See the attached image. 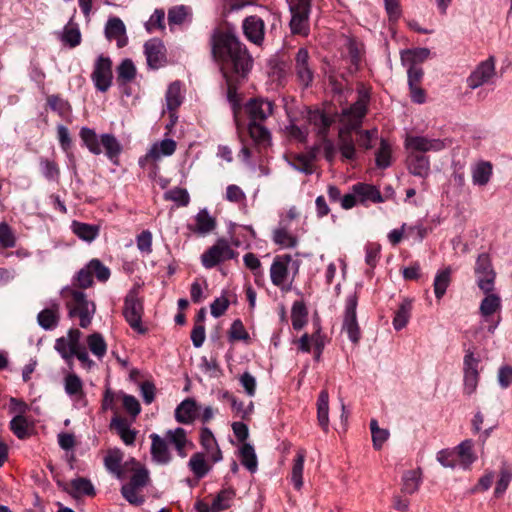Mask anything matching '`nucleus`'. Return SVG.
I'll return each mask as SVG.
<instances>
[{
	"label": "nucleus",
	"instance_id": "58836bf2",
	"mask_svg": "<svg viewBox=\"0 0 512 512\" xmlns=\"http://www.w3.org/2000/svg\"><path fill=\"white\" fill-rule=\"evenodd\" d=\"M474 443L470 439L462 441L457 446V454L460 458V463L463 468H469L470 465L477 459V456L473 452Z\"/></svg>",
	"mask_w": 512,
	"mask_h": 512
},
{
	"label": "nucleus",
	"instance_id": "2f4dec72",
	"mask_svg": "<svg viewBox=\"0 0 512 512\" xmlns=\"http://www.w3.org/2000/svg\"><path fill=\"white\" fill-rule=\"evenodd\" d=\"M235 495L236 492L233 488H226L219 491L210 505L211 512H222L230 508Z\"/></svg>",
	"mask_w": 512,
	"mask_h": 512
},
{
	"label": "nucleus",
	"instance_id": "ea45409f",
	"mask_svg": "<svg viewBox=\"0 0 512 512\" xmlns=\"http://www.w3.org/2000/svg\"><path fill=\"white\" fill-rule=\"evenodd\" d=\"M86 342L91 353L98 359H102L105 356L107 352V344L100 333L95 332L90 334L87 336Z\"/></svg>",
	"mask_w": 512,
	"mask_h": 512
},
{
	"label": "nucleus",
	"instance_id": "f257e3e1",
	"mask_svg": "<svg viewBox=\"0 0 512 512\" xmlns=\"http://www.w3.org/2000/svg\"><path fill=\"white\" fill-rule=\"evenodd\" d=\"M211 52L223 75L235 74L245 78L253 65V58L245 44L230 31L214 30L210 37Z\"/></svg>",
	"mask_w": 512,
	"mask_h": 512
},
{
	"label": "nucleus",
	"instance_id": "423d86ee",
	"mask_svg": "<svg viewBox=\"0 0 512 512\" xmlns=\"http://www.w3.org/2000/svg\"><path fill=\"white\" fill-rule=\"evenodd\" d=\"M122 314L129 326L139 334H145L147 328L142 324L144 305L136 289H131L124 298Z\"/></svg>",
	"mask_w": 512,
	"mask_h": 512
},
{
	"label": "nucleus",
	"instance_id": "680f3d73",
	"mask_svg": "<svg viewBox=\"0 0 512 512\" xmlns=\"http://www.w3.org/2000/svg\"><path fill=\"white\" fill-rule=\"evenodd\" d=\"M165 12L163 9H156L146 22L145 27L148 32H153L156 29L164 30Z\"/></svg>",
	"mask_w": 512,
	"mask_h": 512
},
{
	"label": "nucleus",
	"instance_id": "864d4df0",
	"mask_svg": "<svg viewBox=\"0 0 512 512\" xmlns=\"http://www.w3.org/2000/svg\"><path fill=\"white\" fill-rule=\"evenodd\" d=\"M376 165L378 168L385 169L391 164V146L387 140L381 139L380 147L376 152Z\"/></svg>",
	"mask_w": 512,
	"mask_h": 512
},
{
	"label": "nucleus",
	"instance_id": "5fc2aeb1",
	"mask_svg": "<svg viewBox=\"0 0 512 512\" xmlns=\"http://www.w3.org/2000/svg\"><path fill=\"white\" fill-rule=\"evenodd\" d=\"M10 429L19 439H25L29 436V425L23 415H16L10 421Z\"/></svg>",
	"mask_w": 512,
	"mask_h": 512
},
{
	"label": "nucleus",
	"instance_id": "cd10ccee",
	"mask_svg": "<svg viewBox=\"0 0 512 512\" xmlns=\"http://www.w3.org/2000/svg\"><path fill=\"white\" fill-rule=\"evenodd\" d=\"M60 41L70 47L75 48L80 45L82 36L78 24L73 21V18L64 26L63 30L58 34Z\"/></svg>",
	"mask_w": 512,
	"mask_h": 512
},
{
	"label": "nucleus",
	"instance_id": "9b49d317",
	"mask_svg": "<svg viewBox=\"0 0 512 512\" xmlns=\"http://www.w3.org/2000/svg\"><path fill=\"white\" fill-rule=\"evenodd\" d=\"M294 73L298 83L308 88L314 80V68L311 64L309 52L306 48L298 49L294 57Z\"/></svg>",
	"mask_w": 512,
	"mask_h": 512
},
{
	"label": "nucleus",
	"instance_id": "f8f14e48",
	"mask_svg": "<svg viewBox=\"0 0 512 512\" xmlns=\"http://www.w3.org/2000/svg\"><path fill=\"white\" fill-rule=\"evenodd\" d=\"M479 359L474 356V353L467 351L463 360V373H464V388L463 391L466 395H472L478 386L479 382Z\"/></svg>",
	"mask_w": 512,
	"mask_h": 512
},
{
	"label": "nucleus",
	"instance_id": "774afa93",
	"mask_svg": "<svg viewBox=\"0 0 512 512\" xmlns=\"http://www.w3.org/2000/svg\"><path fill=\"white\" fill-rule=\"evenodd\" d=\"M229 338L232 341L247 340L249 338V334L241 320L237 319L232 323L229 330Z\"/></svg>",
	"mask_w": 512,
	"mask_h": 512
},
{
	"label": "nucleus",
	"instance_id": "c756f323",
	"mask_svg": "<svg viewBox=\"0 0 512 512\" xmlns=\"http://www.w3.org/2000/svg\"><path fill=\"white\" fill-rule=\"evenodd\" d=\"M72 232L81 240L86 242H92L99 235V226L83 223L79 221H73L71 224Z\"/></svg>",
	"mask_w": 512,
	"mask_h": 512
},
{
	"label": "nucleus",
	"instance_id": "7c9ffc66",
	"mask_svg": "<svg viewBox=\"0 0 512 512\" xmlns=\"http://www.w3.org/2000/svg\"><path fill=\"white\" fill-rule=\"evenodd\" d=\"M317 418L319 425L327 432L329 427V394L322 390L317 400Z\"/></svg>",
	"mask_w": 512,
	"mask_h": 512
},
{
	"label": "nucleus",
	"instance_id": "c9c22d12",
	"mask_svg": "<svg viewBox=\"0 0 512 512\" xmlns=\"http://www.w3.org/2000/svg\"><path fill=\"white\" fill-rule=\"evenodd\" d=\"M430 55L428 48H416L405 50L401 53L403 65H417L425 61Z\"/></svg>",
	"mask_w": 512,
	"mask_h": 512
},
{
	"label": "nucleus",
	"instance_id": "4be33fe9",
	"mask_svg": "<svg viewBox=\"0 0 512 512\" xmlns=\"http://www.w3.org/2000/svg\"><path fill=\"white\" fill-rule=\"evenodd\" d=\"M167 444H171L177 451L178 456L185 458L187 456L185 447L193 444L188 441L185 429L177 427L166 431L165 438Z\"/></svg>",
	"mask_w": 512,
	"mask_h": 512
},
{
	"label": "nucleus",
	"instance_id": "69168bd1",
	"mask_svg": "<svg viewBox=\"0 0 512 512\" xmlns=\"http://www.w3.org/2000/svg\"><path fill=\"white\" fill-rule=\"evenodd\" d=\"M89 267L92 272V275L95 274L96 278L101 281L105 282L110 277V270L108 267L103 265L100 260L98 259H92L89 262Z\"/></svg>",
	"mask_w": 512,
	"mask_h": 512
},
{
	"label": "nucleus",
	"instance_id": "a18cd8bd",
	"mask_svg": "<svg viewBox=\"0 0 512 512\" xmlns=\"http://www.w3.org/2000/svg\"><path fill=\"white\" fill-rule=\"evenodd\" d=\"M241 463L251 473L257 470L258 462L253 446L249 443H244L240 448Z\"/></svg>",
	"mask_w": 512,
	"mask_h": 512
},
{
	"label": "nucleus",
	"instance_id": "f3484780",
	"mask_svg": "<svg viewBox=\"0 0 512 512\" xmlns=\"http://www.w3.org/2000/svg\"><path fill=\"white\" fill-rule=\"evenodd\" d=\"M242 28L244 35L250 42L256 45L262 44L265 34V23L260 17L256 15L246 17Z\"/></svg>",
	"mask_w": 512,
	"mask_h": 512
},
{
	"label": "nucleus",
	"instance_id": "bb28decb",
	"mask_svg": "<svg viewBox=\"0 0 512 512\" xmlns=\"http://www.w3.org/2000/svg\"><path fill=\"white\" fill-rule=\"evenodd\" d=\"M177 144L171 138L163 139L155 142L148 150V157H152V161L156 163L161 157H167L174 154Z\"/></svg>",
	"mask_w": 512,
	"mask_h": 512
},
{
	"label": "nucleus",
	"instance_id": "79ce46f5",
	"mask_svg": "<svg viewBox=\"0 0 512 512\" xmlns=\"http://www.w3.org/2000/svg\"><path fill=\"white\" fill-rule=\"evenodd\" d=\"M111 425L114 426L120 438L126 445H132L135 442L136 432L130 429L126 420L122 418H114Z\"/></svg>",
	"mask_w": 512,
	"mask_h": 512
},
{
	"label": "nucleus",
	"instance_id": "f704fd0d",
	"mask_svg": "<svg viewBox=\"0 0 512 512\" xmlns=\"http://www.w3.org/2000/svg\"><path fill=\"white\" fill-rule=\"evenodd\" d=\"M306 457V451L304 449H299L297 451L296 457L294 459L292 473H291V481L294 487L299 490L303 486V469H304V461Z\"/></svg>",
	"mask_w": 512,
	"mask_h": 512
},
{
	"label": "nucleus",
	"instance_id": "412c9836",
	"mask_svg": "<svg viewBox=\"0 0 512 512\" xmlns=\"http://www.w3.org/2000/svg\"><path fill=\"white\" fill-rule=\"evenodd\" d=\"M308 121L321 137H325L331 127L336 121V115L332 116L321 110L309 111Z\"/></svg>",
	"mask_w": 512,
	"mask_h": 512
},
{
	"label": "nucleus",
	"instance_id": "4468645a",
	"mask_svg": "<svg viewBox=\"0 0 512 512\" xmlns=\"http://www.w3.org/2000/svg\"><path fill=\"white\" fill-rule=\"evenodd\" d=\"M405 147L412 153L438 152L446 147L442 139L428 138L426 136H407Z\"/></svg>",
	"mask_w": 512,
	"mask_h": 512
},
{
	"label": "nucleus",
	"instance_id": "052dcab7",
	"mask_svg": "<svg viewBox=\"0 0 512 512\" xmlns=\"http://www.w3.org/2000/svg\"><path fill=\"white\" fill-rule=\"evenodd\" d=\"M16 245V237L12 228L6 223H0V246L2 248H13Z\"/></svg>",
	"mask_w": 512,
	"mask_h": 512
},
{
	"label": "nucleus",
	"instance_id": "de8ad7c7",
	"mask_svg": "<svg viewBox=\"0 0 512 512\" xmlns=\"http://www.w3.org/2000/svg\"><path fill=\"white\" fill-rule=\"evenodd\" d=\"M273 241L285 248H292L297 245V238L286 227H279L273 231Z\"/></svg>",
	"mask_w": 512,
	"mask_h": 512
},
{
	"label": "nucleus",
	"instance_id": "6ab92c4d",
	"mask_svg": "<svg viewBox=\"0 0 512 512\" xmlns=\"http://www.w3.org/2000/svg\"><path fill=\"white\" fill-rule=\"evenodd\" d=\"M105 36L108 40H116L117 47L122 48L127 45L128 38L126 27L123 21L118 17L110 18L105 26Z\"/></svg>",
	"mask_w": 512,
	"mask_h": 512
},
{
	"label": "nucleus",
	"instance_id": "0eeeda50",
	"mask_svg": "<svg viewBox=\"0 0 512 512\" xmlns=\"http://www.w3.org/2000/svg\"><path fill=\"white\" fill-rule=\"evenodd\" d=\"M289 10L291 13L289 23L291 33L307 36L310 31L311 0H290Z\"/></svg>",
	"mask_w": 512,
	"mask_h": 512
},
{
	"label": "nucleus",
	"instance_id": "0e129e2a",
	"mask_svg": "<svg viewBox=\"0 0 512 512\" xmlns=\"http://www.w3.org/2000/svg\"><path fill=\"white\" fill-rule=\"evenodd\" d=\"M139 490L136 487L124 484L121 488L122 496L133 505H140L144 502V497L139 494Z\"/></svg>",
	"mask_w": 512,
	"mask_h": 512
},
{
	"label": "nucleus",
	"instance_id": "b1692460",
	"mask_svg": "<svg viewBox=\"0 0 512 512\" xmlns=\"http://www.w3.org/2000/svg\"><path fill=\"white\" fill-rule=\"evenodd\" d=\"M198 412V406L194 399L187 398L175 409V419L182 424H191Z\"/></svg>",
	"mask_w": 512,
	"mask_h": 512
},
{
	"label": "nucleus",
	"instance_id": "bf43d9fd",
	"mask_svg": "<svg viewBox=\"0 0 512 512\" xmlns=\"http://www.w3.org/2000/svg\"><path fill=\"white\" fill-rule=\"evenodd\" d=\"M121 462L122 454L119 450L109 451L104 459L106 469L118 476L121 474Z\"/></svg>",
	"mask_w": 512,
	"mask_h": 512
},
{
	"label": "nucleus",
	"instance_id": "4d7b16f0",
	"mask_svg": "<svg viewBox=\"0 0 512 512\" xmlns=\"http://www.w3.org/2000/svg\"><path fill=\"white\" fill-rule=\"evenodd\" d=\"M118 80L124 83L132 81L136 76V68L132 60L124 59L117 68Z\"/></svg>",
	"mask_w": 512,
	"mask_h": 512
},
{
	"label": "nucleus",
	"instance_id": "e2e57ef3",
	"mask_svg": "<svg viewBox=\"0 0 512 512\" xmlns=\"http://www.w3.org/2000/svg\"><path fill=\"white\" fill-rule=\"evenodd\" d=\"M47 104L51 110L63 116L70 111L68 101L62 99L59 95H50L47 97Z\"/></svg>",
	"mask_w": 512,
	"mask_h": 512
},
{
	"label": "nucleus",
	"instance_id": "72a5a7b5",
	"mask_svg": "<svg viewBox=\"0 0 512 512\" xmlns=\"http://www.w3.org/2000/svg\"><path fill=\"white\" fill-rule=\"evenodd\" d=\"M64 390L70 397L81 399L84 397L83 382L81 378L75 374L70 373L64 378Z\"/></svg>",
	"mask_w": 512,
	"mask_h": 512
},
{
	"label": "nucleus",
	"instance_id": "4c0bfd02",
	"mask_svg": "<svg viewBox=\"0 0 512 512\" xmlns=\"http://www.w3.org/2000/svg\"><path fill=\"white\" fill-rule=\"evenodd\" d=\"M452 270L450 267L438 271L434 279V293L437 299H441L451 282Z\"/></svg>",
	"mask_w": 512,
	"mask_h": 512
},
{
	"label": "nucleus",
	"instance_id": "13d9d810",
	"mask_svg": "<svg viewBox=\"0 0 512 512\" xmlns=\"http://www.w3.org/2000/svg\"><path fill=\"white\" fill-rule=\"evenodd\" d=\"M41 171L44 177L49 181H58L60 176V169L57 163L53 160L42 158L40 160Z\"/></svg>",
	"mask_w": 512,
	"mask_h": 512
},
{
	"label": "nucleus",
	"instance_id": "2eb2a0df",
	"mask_svg": "<svg viewBox=\"0 0 512 512\" xmlns=\"http://www.w3.org/2000/svg\"><path fill=\"white\" fill-rule=\"evenodd\" d=\"M495 74V59L491 56L477 65L475 70L467 78V85L471 89H476L488 83Z\"/></svg>",
	"mask_w": 512,
	"mask_h": 512
},
{
	"label": "nucleus",
	"instance_id": "a19ab883",
	"mask_svg": "<svg viewBox=\"0 0 512 512\" xmlns=\"http://www.w3.org/2000/svg\"><path fill=\"white\" fill-rule=\"evenodd\" d=\"M188 466L197 478H203L209 471L210 466L205 461V456L201 452L193 454L188 462Z\"/></svg>",
	"mask_w": 512,
	"mask_h": 512
},
{
	"label": "nucleus",
	"instance_id": "393cba45",
	"mask_svg": "<svg viewBox=\"0 0 512 512\" xmlns=\"http://www.w3.org/2000/svg\"><path fill=\"white\" fill-rule=\"evenodd\" d=\"M407 163L408 169L410 173H412L413 175L421 177L423 179L429 176L430 161L428 157L411 152L407 158Z\"/></svg>",
	"mask_w": 512,
	"mask_h": 512
},
{
	"label": "nucleus",
	"instance_id": "a878e982",
	"mask_svg": "<svg viewBox=\"0 0 512 512\" xmlns=\"http://www.w3.org/2000/svg\"><path fill=\"white\" fill-rule=\"evenodd\" d=\"M59 304L53 303L50 307L43 309L37 315V322L44 330H52L57 327L60 319Z\"/></svg>",
	"mask_w": 512,
	"mask_h": 512
},
{
	"label": "nucleus",
	"instance_id": "09e8293b",
	"mask_svg": "<svg viewBox=\"0 0 512 512\" xmlns=\"http://www.w3.org/2000/svg\"><path fill=\"white\" fill-rule=\"evenodd\" d=\"M182 103L180 83L173 82L169 85L166 92V104L170 111L176 110Z\"/></svg>",
	"mask_w": 512,
	"mask_h": 512
},
{
	"label": "nucleus",
	"instance_id": "dca6fc26",
	"mask_svg": "<svg viewBox=\"0 0 512 512\" xmlns=\"http://www.w3.org/2000/svg\"><path fill=\"white\" fill-rule=\"evenodd\" d=\"M250 122H263L272 115L274 104L265 98L250 99L245 105Z\"/></svg>",
	"mask_w": 512,
	"mask_h": 512
},
{
	"label": "nucleus",
	"instance_id": "9d476101",
	"mask_svg": "<svg viewBox=\"0 0 512 512\" xmlns=\"http://www.w3.org/2000/svg\"><path fill=\"white\" fill-rule=\"evenodd\" d=\"M358 304L357 294L351 293L347 296L345 302V311L342 330L348 335V338L353 343H358L361 338V331L357 322L356 308Z\"/></svg>",
	"mask_w": 512,
	"mask_h": 512
},
{
	"label": "nucleus",
	"instance_id": "7ed1b4c3",
	"mask_svg": "<svg viewBox=\"0 0 512 512\" xmlns=\"http://www.w3.org/2000/svg\"><path fill=\"white\" fill-rule=\"evenodd\" d=\"M79 136L86 148L94 155L102 153V147L108 159L117 163L122 152V146L113 134L104 133L98 136L95 130L82 127Z\"/></svg>",
	"mask_w": 512,
	"mask_h": 512
},
{
	"label": "nucleus",
	"instance_id": "c85d7f7f",
	"mask_svg": "<svg viewBox=\"0 0 512 512\" xmlns=\"http://www.w3.org/2000/svg\"><path fill=\"white\" fill-rule=\"evenodd\" d=\"M196 225L189 226V229L197 234L205 235L212 232L216 227V220L207 209H201L195 216Z\"/></svg>",
	"mask_w": 512,
	"mask_h": 512
},
{
	"label": "nucleus",
	"instance_id": "a211bd4d",
	"mask_svg": "<svg viewBox=\"0 0 512 512\" xmlns=\"http://www.w3.org/2000/svg\"><path fill=\"white\" fill-rule=\"evenodd\" d=\"M144 53L147 64L152 69H158L165 63V47L162 41L157 38L150 39L145 43Z\"/></svg>",
	"mask_w": 512,
	"mask_h": 512
},
{
	"label": "nucleus",
	"instance_id": "aec40b11",
	"mask_svg": "<svg viewBox=\"0 0 512 512\" xmlns=\"http://www.w3.org/2000/svg\"><path fill=\"white\" fill-rule=\"evenodd\" d=\"M150 439H151L150 452H151V457H152L153 461L158 464H161V465L168 464L171 461L172 456L168 449V444H167L166 439L160 437L156 433H152L150 435Z\"/></svg>",
	"mask_w": 512,
	"mask_h": 512
},
{
	"label": "nucleus",
	"instance_id": "e433bc0d",
	"mask_svg": "<svg viewBox=\"0 0 512 512\" xmlns=\"http://www.w3.org/2000/svg\"><path fill=\"white\" fill-rule=\"evenodd\" d=\"M412 310V302L409 299H404L402 303L399 305L398 310L395 312V316L393 318V326L395 330H401L404 328L411 316Z\"/></svg>",
	"mask_w": 512,
	"mask_h": 512
},
{
	"label": "nucleus",
	"instance_id": "6e6552de",
	"mask_svg": "<svg viewBox=\"0 0 512 512\" xmlns=\"http://www.w3.org/2000/svg\"><path fill=\"white\" fill-rule=\"evenodd\" d=\"M235 256L236 252L231 248L229 242L220 238L201 255V263L206 269H211Z\"/></svg>",
	"mask_w": 512,
	"mask_h": 512
},
{
	"label": "nucleus",
	"instance_id": "338daca9",
	"mask_svg": "<svg viewBox=\"0 0 512 512\" xmlns=\"http://www.w3.org/2000/svg\"><path fill=\"white\" fill-rule=\"evenodd\" d=\"M149 481V474L145 468L137 469L131 476L128 483L129 486L136 487L138 489L144 488Z\"/></svg>",
	"mask_w": 512,
	"mask_h": 512
},
{
	"label": "nucleus",
	"instance_id": "ddd939ff",
	"mask_svg": "<svg viewBox=\"0 0 512 512\" xmlns=\"http://www.w3.org/2000/svg\"><path fill=\"white\" fill-rule=\"evenodd\" d=\"M92 80L95 87L106 92L112 84V62L108 57L99 56L92 73Z\"/></svg>",
	"mask_w": 512,
	"mask_h": 512
},
{
	"label": "nucleus",
	"instance_id": "49530a36",
	"mask_svg": "<svg viewBox=\"0 0 512 512\" xmlns=\"http://www.w3.org/2000/svg\"><path fill=\"white\" fill-rule=\"evenodd\" d=\"M71 485V491L70 493L75 496H81V495H87V496H93L95 495V489L92 485L91 481L86 478H76L73 479L70 483Z\"/></svg>",
	"mask_w": 512,
	"mask_h": 512
},
{
	"label": "nucleus",
	"instance_id": "20e7f679",
	"mask_svg": "<svg viewBox=\"0 0 512 512\" xmlns=\"http://www.w3.org/2000/svg\"><path fill=\"white\" fill-rule=\"evenodd\" d=\"M300 261L290 254L277 255L270 267V278L273 285L282 291H289L294 276L299 272Z\"/></svg>",
	"mask_w": 512,
	"mask_h": 512
},
{
	"label": "nucleus",
	"instance_id": "1a4fd4ad",
	"mask_svg": "<svg viewBox=\"0 0 512 512\" xmlns=\"http://www.w3.org/2000/svg\"><path fill=\"white\" fill-rule=\"evenodd\" d=\"M475 275L478 287L484 293L493 292L496 272L493 268L490 256L487 253H482L478 256L475 265Z\"/></svg>",
	"mask_w": 512,
	"mask_h": 512
},
{
	"label": "nucleus",
	"instance_id": "39448f33",
	"mask_svg": "<svg viewBox=\"0 0 512 512\" xmlns=\"http://www.w3.org/2000/svg\"><path fill=\"white\" fill-rule=\"evenodd\" d=\"M67 296L71 299L67 302L68 316L70 318L79 317L80 326L87 328L95 314L96 307L93 302L88 301L84 292L76 289L65 290Z\"/></svg>",
	"mask_w": 512,
	"mask_h": 512
},
{
	"label": "nucleus",
	"instance_id": "473e14b6",
	"mask_svg": "<svg viewBox=\"0 0 512 512\" xmlns=\"http://www.w3.org/2000/svg\"><path fill=\"white\" fill-rule=\"evenodd\" d=\"M492 176V164L481 161L472 168V181L475 185L485 186Z\"/></svg>",
	"mask_w": 512,
	"mask_h": 512
},
{
	"label": "nucleus",
	"instance_id": "6e6d98bb",
	"mask_svg": "<svg viewBox=\"0 0 512 512\" xmlns=\"http://www.w3.org/2000/svg\"><path fill=\"white\" fill-rule=\"evenodd\" d=\"M420 475L416 470H409L403 475L402 491L407 494H413L419 489Z\"/></svg>",
	"mask_w": 512,
	"mask_h": 512
},
{
	"label": "nucleus",
	"instance_id": "3c124183",
	"mask_svg": "<svg viewBox=\"0 0 512 512\" xmlns=\"http://www.w3.org/2000/svg\"><path fill=\"white\" fill-rule=\"evenodd\" d=\"M511 480H512L511 468L505 464L502 465V467L500 469L499 479L496 483V487L494 490L495 497L499 498L504 494V492L507 490Z\"/></svg>",
	"mask_w": 512,
	"mask_h": 512
},
{
	"label": "nucleus",
	"instance_id": "5701e85b",
	"mask_svg": "<svg viewBox=\"0 0 512 512\" xmlns=\"http://www.w3.org/2000/svg\"><path fill=\"white\" fill-rule=\"evenodd\" d=\"M351 190L357 194L360 203L373 202L382 203L384 201L381 192L377 187L366 183H356Z\"/></svg>",
	"mask_w": 512,
	"mask_h": 512
},
{
	"label": "nucleus",
	"instance_id": "f03ea898",
	"mask_svg": "<svg viewBox=\"0 0 512 512\" xmlns=\"http://www.w3.org/2000/svg\"><path fill=\"white\" fill-rule=\"evenodd\" d=\"M369 95L360 91L358 99L349 108L342 110L339 121L343 127L339 131V151L345 160H353L356 155L354 141L350 135L362 125V120L368 111Z\"/></svg>",
	"mask_w": 512,
	"mask_h": 512
},
{
	"label": "nucleus",
	"instance_id": "c03bdc74",
	"mask_svg": "<svg viewBox=\"0 0 512 512\" xmlns=\"http://www.w3.org/2000/svg\"><path fill=\"white\" fill-rule=\"evenodd\" d=\"M191 15V9L188 6H173L168 10V23L170 26L181 25L187 20L188 17H191Z\"/></svg>",
	"mask_w": 512,
	"mask_h": 512
},
{
	"label": "nucleus",
	"instance_id": "37998d69",
	"mask_svg": "<svg viewBox=\"0 0 512 512\" xmlns=\"http://www.w3.org/2000/svg\"><path fill=\"white\" fill-rule=\"evenodd\" d=\"M486 297L482 300L480 304V313L484 317L491 316L496 311L501 308V299L497 294L492 292L485 293Z\"/></svg>",
	"mask_w": 512,
	"mask_h": 512
},
{
	"label": "nucleus",
	"instance_id": "8fccbe9b",
	"mask_svg": "<svg viewBox=\"0 0 512 512\" xmlns=\"http://www.w3.org/2000/svg\"><path fill=\"white\" fill-rule=\"evenodd\" d=\"M250 137L257 144H266L270 140V132L259 122H249L248 126Z\"/></svg>",
	"mask_w": 512,
	"mask_h": 512
},
{
	"label": "nucleus",
	"instance_id": "603ef678",
	"mask_svg": "<svg viewBox=\"0 0 512 512\" xmlns=\"http://www.w3.org/2000/svg\"><path fill=\"white\" fill-rule=\"evenodd\" d=\"M164 199L173 201L178 206L186 207L190 202V196L185 188L175 187L164 193Z\"/></svg>",
	"mask_w": 512,
	"mask_h": 512
}]
</instances>
